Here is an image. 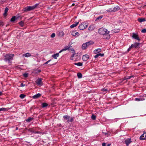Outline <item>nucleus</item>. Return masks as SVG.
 <instances>
[{
    "label": "nucleus",
    "instance_id": "0eeeda50",
    "mask_svg": "<svg viewBox=\"0 0 146 146\" xmlns=\"http://www.w3.org/2000/svg\"><path fill=\"white\" fill-rule=\"evenodd\" d=\"M119 9V7L118 6H117L115 7L113 9L111 8L109 9L108 10H107L108 11L111 12H115Z\"/></svg>",
    "mask_w": 146,
    "mask_h": 146
},
{
    "label": "nucleus",
    "instance_id": "9d476101",
    "mask_svg": "<svg viewBox=\"0 0 146 146\" xmlns=\"http://www.w3.org/2000/svg\"><path fill=\"white\" fill-rule=\"evenodd\" d=\"M71 34L73 36H78L80 35L79 33L75 31H72L71 33Z\"/></svg>",
    "mask_w": 146,
    "mask_h": 146
},
{
    "label": "nucleus",
    "instance_id": "7ed1b4c3",
    "mask_svg": "<svg viewBox=\"0 0 146 146\" xmlns=\"http://www.w3.org/2000/svg\"><path fill=\"white\" fill-rule=\"evenodd\" d=\"M38 4H36L32 6H27L26 7L24 8V10L25 11H28L33 10L35 9Z\"/></svg>",
    "mask_w": 146,
    "mask_h": 146
},
{
    "label": "nucleus",
    "instance_id": "c9c22d12",
    "mask_svg": "<svg viewBox=\"0 0 146 146\" xmlns=\"http://www.w3.org/2000/svg\"><path fill=\"white\" fill-rule=\"evenodd\" d=\"M102 133L104 135L106 136L107 137H108L110 135V134L108 133L104 132L103 131Z\"/></svg>",
    "mask_w": 146,
    "mask_h": 146
},
{
    "label": "nucleus",
    "instance_id": "393cba45",
    "mask_svg": "<svg viewBox=\"0 0 146 146\" xmlns=\"http://www.w3.org/2000/svg\"><path fill=\"white\" fill-rule=\"evenodd\" d=\"M77 76L78 78H81L82 77V74L80 72H79L77 73Z\"/></svg>",
    "mask_w": 146,
    "mask_h": 146
},
{
    "label": "nucleus",
    "instance_id": "6ab92c4d",
    "mask_svg": "<svg viewBox=\"0 0 146 146\" xmlns=\"http://www.w3.org/2000/svg\"><path fill=\"white\" fill-rule=\"evenodd\" d=\"M138 21L140 23H141L142 22H144L146 21V19L144 18H139L138 19Z\"/></svg>",
    "mask_w": 146,
    "mask_h": 146
},
{
    "label": "nucleus",
    "instance_id": "a18cd8bd",
    "mask_svg": "<svg viewBox=\"0 0 146 146\" xmlns=\"http://www.w3.org/2000/svg\"><path fill=\"white\" fill-rule=\"evenodd\" d=\"M51 60H50L47 61L44 64H47L49 62H50Z\"/></svg>",
    "mask_w": 146,
    "mask_h": 146
},
{
    "label": "nucleus",
    "instance_id": "49530a36",
    "mask_svg": "<svg viewBox=\"0 0 146 146\" xmlns=\"http://www.w3.org/2000/svg\"><path fill=\"white\" fill-rule=\"evenodd\" d=\"M25 86V84L23 83H21V87H24Z\"/></svg>",
    "mask_w": 146,
    "mask_h": 146
},
{
    "label": "nucleus",
    "instance_id": "79ce46f5",
    "mask_svg": "<svg viewBox=\"0 0 146 146\" xmlns=\"http://www.w3.org/2000/svg\"><path fill=\"white\" fill-rule=\"evenodd\" d=\"M9 9L7 7H6L5 10V12L6 13H7Z\"/></svg>",
    "mask_w": 146,
    "mask_h": 146
},
{
    "label": "nucleus",
    "instance_id": "c85d7f7f",
    "mask_svg": "<svg viewBox=\"0 0 146 146\" xmlns=\"http://www.w3.org/2000/svg\"><path fill=\"white\" fill-rule=\"evenodd\" d=\"M15 20V17L13 16V17L11 19V22H14Z\"/></svg>",
    "mask_w": 146,
    "mask_h": 146
},
{
    "label": "nucleus",
    "instance_id": "a878e982",
    "mask_svg": "<svg viewBox=\"0 0 146 146\" xmlns=\"http://www.w3.org/2000/svg\"><path fill=\"white\" fill-rule=\"evenodd\" d=\"M69 47H66V48L63 49L61 50L59 52V53H60L63 51H66V50L68 49H69Z\"/></svg>",
    "mask_w": 146,
    "mask_h": 146
},
{
    "label": "nucleus",
    "instance_id": "bf43d9fd",
    "mask_svg": "<svg viewBox=\"0 0 146 146\" xmlns=\"http://www.w3.org/2000/svg\"><path fill=\"white\" fill-rule=\"evenodd\" d=\"M54 64H50V65H52Z\"/></svg>",
    "mask_w": 146,
    "mask_h": 146
},
{
    "label": "nucleus",
    "instance_id": "6e6552de",
    "mask_svg": "<svg viewBox=\"0 0 146 146\" xmlns=\"http://www.w3.org/2000/svg\"><path fill=\"white\" fill-rule=\"evenodd\" d=\"M42 79L40 78H38L36 81V82L38 86H41L42 85Z\"/></svg>",
    "mask_w": 146,
    "mask_h": 146
},
{
    "label": "nucleus",
    "instance_id": "9b49d317",
    "mask_svg": "<svg viewBox=\"0 0 146 146\" xmlns=\"http://www.w3.org/2000/svg\"><path fill=\"white\" fill-rule=\"evenodd\" d=\"M125 142L127 146H128L129 144L132 142L131 139H127L125 140Z\"/></svg>",
    "mask_w": 146,
    "mask_h": 146
},
{
    "label": "nucleus",
    "instance_id": "cd10ccee",
    "mask_svg": "<svg viewBox=\"0 0 146 146\" xmlns=\"http://www.w3.org/2000/svg\"><path fill=\"white\" fill-rule=\"evenodd\" d=\"M33 119V118L31 117H29L28 119L26 120V121L27 122H30Z\"/></svg>",
    "mask_w": 146,
    "mask_h": 146
},
{
    "label": "nucleus",
    "instance_id": "f704fd0d",
    "mask_svg": "<svg viewBox=\"0 0 146 146\" xmlns=\"http://www.w3.org/2000/svg\"><path fill=\"white\" fill-rule=\"evenodd\" d=\"M59 34H60L59 36H63V35H64V33L63 32L61 31L59 33Z\"/></svg>",
    "mask_w": 146,
    "mask_h": 146
},
{
    "label": "nucleus",
    "instance_id": "f03ea898",
    "mask_svg": "<svg viewBox=\"0 0 146 146\" xmlns=\"http://www.w3.org/2000/svg\"><path fill=\"white\" fill-rule=\"evenodd\" d=\"M14 56L13 54H8L5 56L4 60L6 61H8L9 62L12 60Z\"/></svg>",
    "mask_w": 146,
    "mask_h": 146
},
{
    "label": "nucleus",
    "instance_id": "2f4dec72",
    "mask_svg": "<svg viewBox=\"0 0 146 146\" xmlns=\"http://www.w3.org/2000/svg\"><path fill=\"white\" fill-rule=\"evenodd\" d=\"M102 17H103V16H100L99 17H97L96 19V21H98V20H100L102 18Z\"/></svg>",
    "mask_w": 146,
    "mask_h": 146
},
{
    "label": "nucleus",
    "instance_id": "f8f14e48",
    "mask_svg": "<svg viewBox=\"0 0 146 146\" xmlns=\"http://www.w3.org/2000/svg\"><path fill=\"white\" fill-rule=\"evenodd\" d=\"M89 58V55L87 54H86L83 55L82 58L83 61H86Z\"/></svg>",
    "mask_w": 146,
    "mask_h": 146
},
{
    "label": "nucleus",
    "instance_id": "bb28decb",
    "mask_svg": "<svg viewBox=\"0 0 146 146\" xmlns=\"http://www.w3.org/2000/svg\"><path fill=\"white\" fill-rule=\"evenodd\" d=\"M48 106V104L46 103H44L42 104V107L43 108L46 107Z\"/></svg>",
    "mask_w": 146,
    "mask_h": 146
},
{
    "label": "nucleus",
    "instance_id": "680f3d73",
    "mask_svg": "<svg viewBox=\"0 0 146 146\" xmlns=\"http://www.w3.org/2000/svg\"><path fill=\"white\" fill-rule=\"evenodd\" d=\"M118 32V31H117L116 32H115V33H117Z\"/></svg>",
    "mask_w": 146,
    "mask_h": 146
},
{
    "label": "nucleus",
    "instance_id": "4c0bfd02",
    "mask_svg": "<svg viewBox=\"0 0 146 146\" xmlns=\"http://www.w3.org/2000/svg\"><path fill=\"white\" fill-rule=\"evenodd\" d=\"M97 54L98 55V57L99 56H103L104 55V54L98 53Z\"/></svg>",
    "mask_w": 146,
    "mask_h": 146
},
{
    "label": "nucleus",
    "instance_id": "aec40b11",
    "mask_svg": "<svg viewBox=\"0 0 146 146\" xmlns=\"http://www.w3.org/2000/svg\"><path fill=\"white\" fill-rule=\"evenodd\" d=\"M95 29V27L93 25H92L90 26L89 27L88 29L89 31H92Z\"/></svg>",
    "mask_w": 146,
    "mask_h": 146
},
{
    "label": "nucleus",
    "instance_id": "72a5a7b5",
    "mask_svg": "<svg viewBox=\"0 0 146 146\" xmlns=\"http://www.w3.org/2000/svg\"><path fill=\"white\" fill-rule=\"evenodd\" d=\"M101 90L103 92H107L108 90V89L107 88H104L102 89Z\"/></svg>",
    "mask_w": 146,
    "mask_h": 146
},
{
    "label": "nucleus",
    "instance_id": "20e7f679",
    "mask_svg": "<svg viewBox=\"0 0 146 146\" xmlns=\"http://www.w3.org/2000/svg\"><path fill=\"white\" fill-rule=\"evenodd\" d=\"M88 25L87 23H83L79 26V29L80 30H83L86 28L88 26Z\"/></svg>",
    "mask_w": 146,
    "mask_h": 146
},
{
    "label": "nucleus",
    "instance_id": "7c9ffc66",
    "mask_svg": "<svg viewBox=\"0 0 146 146\" xmlns=\"http://www.w3.org/2000/svg\"><path fill=\"white\" fill-rule=\"evenodd\" d=\"M19 24L21 27H23L24 25V23L22 21H21L19 22Z\"/></svg>",
    "mask_w": 146,
    "mask_h": 146
},
{
    "label": "nucleus",
    "instance_id": "37998d69",
    "mask_svg": "<svg viewBox=\"0 0 146 146\" xmlns=\"http://www.w3.org/2000/svg\"><path fill=\"white\" fill-rule=\"evenodd\" d=\"M23 75L25 77H28V74L27 73H25L23 74Z\"/></svg>",
    "mask_w": 146,
    "mask_h": 146
},
{
    "label": "nucleus",
    "instance_id": "c756f323",
    "mask_svg": "<svg viewBox=\"0 0 146 146\" xmlns=\"http://www.w3.org/2000/svg\"><path fill=\"white\" fill-rule=\"evenodd\" d=\"M25 96V95L23 94H21L20 95V97L22 99L24 98Z\"/></svg>",
    "mask_w": 146,
    "mask_h": 146
},
{
    "label": "nucleus",
    "instance_id": "e433bc0d",
    "mask_svg": "<svg viewBox=\"0 0 146 146\" xmlns=\"http://www.w3.org/2000/svg\"><path fill=\"white\" fill-rule=\"evenodd\" d=\"M92 118L93 120H94L96 119V117L95 115L92 114Z\"/></svg>",
    "mask_w": 146,
    "mask_h": 146
},
{
    "label": "nucleus",
    "instance_id": "423d86ee",
    "mask_svg": "<svg viewBox=\"0 0 146 146\" xmlns=\"http://www.w3.org/2000/svg\"><path fill=\"white\" fill-rule=\"evenodd\" d=\"M64 119H66L68 122H72L73 121V118L70 116H68L67 115H65L63 116Z\"/></svg>",
    "mask_w": 146,
    "mask_h": 146
},
{
    "label": "nucleus",
    "instance_id": "b1692460",
    "mask_svg": "<svg viewBox=\"0 0 146 146\" xmlns=\"http://www.w3.org/2000/svg\"><path fill=\"white\" fill-rule=\"evenodd\" d=\"M74 64L77 65L78 66H82L83 65V63L82 62H79L77 63H74Z\"/></svg>",
    "mask_w": 146,
    "mask_h": 146
},
{
    "label": "nucleus",
    "instance_id": "4468645a",
    "mask_svg": "<svg viewBox=\"0 0 146 146\" xmlns=\"http://www.w3.org/2000/svg\"><path fill=\"white\" fill-rule=\"evenodd\" d=\"M41 96L40 94L38 93L33 96V98L34 99H36L38 98Z\"/></svg>",
    "mask_w": 146,
    "mask_h": 146
},
{
    "label": "nucleus",
    "instance_id": "5fc2aeb1",
    "mask_svg": "<svg viewBox=\"0 0 146 146\" xmlns=\"http://www.w3.org/2000/svg\"><path fill=\"white\" fill-rule=\"evenodd\" d=\"M2 94V92L0 91V96H1Z\"/></svg>",
    "mask_w": 146,
    "mask_h": 146
},
{
    "label": "nucleus",
    "instance_id": "473e14b6",
    "mask_svg": "<svg viewBox=\"0 0 146 146\" xmlns=\"http://www.w3.org/2000/svg\"><path fill=\"white\" fill-rule=\"evenodd\" d=\"M132 77H133V76H128V77H127V78L125 77L123 78V80L129 79L131 78Z\"/></svg>",
    "mask_w": 146,
    "mask_h": 146
},
{
    "label": "nucleus",
    "instance_id": "1a4fd4ad",
    "mask_svg": "<svg viewBox=\"0 0 146 146\" xmlns=\"http://www.w3.org/2000/svg\"><path fill=\"white\" fill-rule=\"evenodd\" d=\"M132 37L133 38L137 40L138 41H140V40L138 35L135 33H133V34Z\"/></svg>",
    "mask_w": 146,
    "mask_h": 146
},
{
    "label": "nucleus",
    "instance_id": "ea45409f",
    "mask_svg": "<svg viewBox=\"0 0 146 146\" xmlns=\"http://www.w3.org/2000/svg\"><path fill=\"white\" fill-rule=\"evenodd\" d=\"M55 36V34L54 33H53L51 36V37L52 38H54Z\"/></svg>",
    "mask_w": 146,
    "mask_h": 146
},
{
    "label": "nucleus",
    "instance_id": "dca6fc26",
    "mask_svg": "<svg viewBox=\"0 0 146 146\" xmlns=\"http://www.w3.org/2000/svg\"><path fill=\"white\" fill-rule=\"evenodd\" d=\"M23 56L26 57H28L31 56V55L30 53L27 52L25 54H23Z\"/></svg>",
    "mask_w": 146,
    "mask_h": 146
},
{
    "label": "nucleus",
    "instance_id": "09e8293b",
    "mask_svg": "<svg viewBox=\"0 0 146 146\" xmlns=\"http://www.w3.org/2000/svg\"><path fill=\"white\" fill-rule=\"evenodd\" d=\"M98 57V55H97V54L95 56H94V58H97Z\"/></svg>",
    "mask_w": 146,
    "mask_h": 146
},
{
    "label": "nucleus",
    "instance_id": "f257e3e1",
    "mask_svg": "<svg viewBox=\"0 0 146 146\" xmlns=\"http://www.w3.org/2000/svg\"><path fill=\"white\" fill-rule=\"evenodd\" d=\"M99 33L103 35V38L104 39H108L110 38V35L108 31L106 29L103 28L100 29L98 30Z\"/></svg>",
    "mask_w": 146,
    "mask_h": 146
},
{
    "label": "nucleus",
    "instance_id": "864d4df0",
    "mask_svg": "<svg viewBox=\"0 0 146 146\" xmlns=\"http://www.w3.org/2000/svg\"><path fill=\"white\" fill-rule=\"evenodd\" d=\"M40 133V132L39 131H36L35 132V133Z\"/></svg>",
    "mask_w": 146,
    "mask_h": 146
},
{
    "label": "nucleus",
    "instance_id": "5701e85b",
    "mask_svg": "<svg viewBox=\"0 0 146 146\" xmlns=\"http://www.w3.org/2000/svg\"><path fill=\"white\" fill-rule=\"evenodd\" d=\"M144 133H143L140 137V139L141 140H144L145 139V137H144Z\"/></svg>",
    "mask_w": 146,
    "mask_h": 146
},
{
    "label": "nucleus",
    "instance_id": "603ef678",
    "mask_svg": "<svg viewBox=\"0 0 146 146\" xmlns=\"http://www.w3.org/2000/svg\"><path fill=\"white\" fill-rule=\"evenodd\" d=\"M75 55V53H74V54H73L72 56H71V57H73Z\"/></svg>",
    "mask_w": 146,
    "mask_h": 146
},
{
    "label": "nucleus",
    "instance_id": "e2e57ef3",
    "mask_svg": "<svg viewBox=\"0 0 146 146\" xmlns=\"http://www.w3.org/2000/svg\"><path fill=\"white\" fill-rule=\"evenodd\" d=\"M18 129V128L17 127H16V129L17 130Z\"/></svg>",
    "mask_w": 146,
    "mask_h": 146
},
{
    "label": "nucleus",
    "instance_id": "8fccbe9b",
    "mask_svg": "<svg viewBox=\"0 0 146 146\" xmlns=\"http://www.w3.org/2000/svg\"><path fill=\"white\" fill-rule=\"evenodd\" d=\"M131 48V46H130V47H129L128 48V50H128V51H129L131 50V48Z\"/></svg>",
    "mask_w": 146,
    "mask_h": 146
},
{
    "label": "nucleus",
    "instance_id": "412c9836",
    "mask_svg": "<svg viewBox=\"0 0 146 146\" xmlns=\"http://www.w3.org/2000/svg\"><path fill=\"white\" fill-rule=\"evenodd\" d=\"M59 53H56V54L53 55L52 56L55 59H56L57 57L59 56Z\"/></svg>",
    "mask_w": 146,
    "mask_h": 146
},
{
    "label": "nucleus",
    "instance_id": "c03bdc74",
    "mask_svg": "<svg viewBox=\"0 0 146 146\" xmlns=\"http://www.w3.org/2000/svg\"><path fill=\"white\" fill-rule=\"evenodd\" d=\"M141 32L143 33H145L146 32V29H143L142 30Z\"/></svg>",
    "mask_w": 146,
    "mask_h": 146
},
{
    "label": "nucleus",
    "instance_id": "4d7b16f0",
    "mask_svg": "<svg viewBox=\"0 0 146 146\" xmlns=\"http://www.w3.org/2000/svg\"><path fill=\"white\" fill-rule=\"evenodd\" d=\"M72 51H74V49H72Z\"/></svg>",
    "mask_w": 146,
    "mask_h": 146
},
{
    "label": "nucleus",
    "instance_id": "6e6d98bb",
    "mask_svg": "<svg viewBox=\"0 0 146 146\" xmlns=\"http://www.w3.org/2000/svg\"><path fill=\"white\" fill-rule=\"evenodd\" d=\"M111 144H108L107 145V146H110Z\"/></svg>",
    "mask_w": 146,
    "mask_h": 146
},
{
    "label": "nucleus",
    "instance_id": "58836bf2",
    "mask_svg": "<svg viewBox=\"0 0 146 146\" xmlns=\"http://www.w3.org/2000/svg\"><path fill=\"white\" fill-rule=\"evenodd\" d=\"M4 25V23L1 21H0V26H3Z\"/></svg>",
    "mask_w": 146,
    "mask_h": 146
},
{
    "label": "nucleus",
    "instance_id": "2eb2a0df",
    "mask_svg": "<svg viewBox=\"0 0 146 146\" xmlns=\"http://www.w3.org/2000/svg\"><path fill=\"white\" fill-rule=\"evenodd\" d=\"M79 22H75L74 24H73L70 26V27L71 28H73L75 27L78 24Z\"/></svg>",
    "mask_w": 146,
    "mask_h": 146
},
{
    "label": "nucleus",
    "instance_id": "a19ab883",
    "mask_svg": "<svg viewBox=\"0 0 146 146\" xmlns=\"http://www.w3.org/2000/svg\"><path fill=\"white\" fill-rule=\"evenodd\" d=\"M41 71V70L40 69H38L36 71V73H40Z\"/></svg>",
    "mask_w": 146,
    "mask_h": 146
},
{
    "label": "nucleus",
    "instance_id": "ddd939ff",
    "mask_svg": "<svg viewBox=\"0 0 146 146\" xmlns=\"http://www.w3.org/2000/svg\"><path fill=\"white\" fill-rule=\"evenodd\" d=\"M140 44L139 43H135L133 44H132L131 46V47L133 48H137Z\"/></svg>",
    "mask_w": 146,
    "mask_h": 146
},
{
    "label": "nucleus",
    "instance_id": "f3484780",
    "mask_svg": "<svg viewBox=\"0 0 146 146\" xmlns=\"http://www.w3.org/2000/svg\"><path fill=\"white\" fill-rule=\"evenodd\" d=\"M101 49L100 48H98L95 49L94 51V53L96 54L100 52H101Z\"/></svg>",
    "mask_w": 146,
    "mask_h": 146
},
{
    "label": "nucleus",
    "instance_id": "4be33fe9",
    "mask_svg": "<svg viewBox=\"0 0 146 146\" xmlns=\"http://www.w3.org/2000/svg\"><path fill=\"white\" fill-rule=\"evenodd\" d=\"M145 100V99L144 98H136L135 99V100L137 101H143Z\"/></svg>",
    "mask_w": 146,
    "mask_h": 146
},
{
    "label": "nucleus",
    "instance_id": "3c124183",
    "mask_svg": "<svg viewBox=\"0 0 146 146\" xmlns=\"http://www.w3.org/2000/svg\"><path fill=\"white\" fill-rule=\"evenodd\" d=\"M7 13H6L5 12H4L3 15L5 16H6L7 15Z\"/></svg>",
    "mask_w": 146,
    "mask_h": 146
},
{
    "label": "nucleus",
    "instance_id": "de8ad7c7",
    "mask_svg": "<svg viewBox=\"0 0 146 146\" xmlns=\"http://www.w3.org/2000/svg\"><path fill=\"white\" fill-rule=\"evenodd\" d=\"M102 146H106V143H103L102 144Z\"/></svg>",
    "mask_w": 146,
    "mask_h": 146
},
{
    "label": "nucleus",
    "instance_id": "39448f33",
    "mask_svg": "<svg viewBox=\"0 0 146 146\" xmlns=\"http://www.w3.org/2000/svg\"><path fill=\"white\" fill-rule=\"evenodd\" d=\"M93 44L94 42L92 41L87 42L83 44L82 48L83 49H85L87 48L88 46Z\"/></svg>",
    "mask_w": 146,
    "mask_h": 146
},
{
    "label": "nucleus",
    "instance_id": "13d9d810",
    "mask_svg": "<svg viewBox=\"0 0 146 146\" xmlns=\"http://www.w3.org/2000/svg\"><path fill=\"white\" fill-rule=\"evenodd\" d=\"M146 137V133L145 135V137H145V138Z\"/></svg>",
    "mask_w": 146,
    "mask_h": 146
},
{
    "label": "nucleus",
    "instance_id": "a211bd4d",
    "mask_svg": "<svg viewBox=\"0 0 146 146\" xmlns=\"http://www.w3.org/2000/svg\"><path fill=\"white\" fill-rule=\"evenodd\" d=\"M9 109L8 108H0V111H7Z\"/></svg>",
    "mask_w": 146,
    "mask_h": 146
},
{
    "label": "nucleus",
    "instance_id": "052dcab7",
    "mask_svg": "<svg viewBox=\"0 0 146 146\" xmlns=\"http://www.w3.org/2000/svg\"><path fill=\"white\" fill-rule=\"evenodd\" d=\"M74 3H73V4H72V6H74Z\"/></svg>",
    "mask_w": 146,
    "mask_h": 146
}]
</instances>
